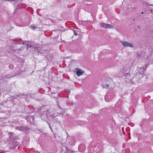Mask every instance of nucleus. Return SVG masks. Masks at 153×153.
Returning <instances> with one entry per match:
<instances>
[{"label": "nucleus", "mask_w": 153, "mask_h": 153, "mask_svg": "<svg viewBox=\"0 0 153 153\" xmlns=\"http://www.w3.org/2000/svg\"><path fill=\"white\" fill-rule=\"evenodd\" d=\"M120 42L124 47H129L131 48H132L134 47L133 45L132 44L128 42L123 40H121Z\"/></svg>", "instance_id": "obj_1"}, {"label": "nucleus", "mask_w": 153, "mask_h": 153, "mask_svg": "<svg viewBox=\"0 0 153 153\" xmlns=\"http://www.w3.org/2000/svg\"><path fill=\"white\" fill-rule=\"evenodd\" d=\"M101 27L105 28H112L113 27L112 25L109 24L101 23L100 24Z\"/></svg>", "instance_id": "obj_2"}, {"label": "nucleus", "mask_w": 153, "mask_h": 153, "mask_svg": "<svg viewBox=\"0 0 153 153\" xmlns=\"http://www.w3.org/2000/svg\"><path fill=\"white\" fill-rule=\"evenodd\" d=\"M113 97L111 95V94H107L105 96V99L106 101L108 102Z\"/></svg>", "instance_id": "obj_3"}, {"label": "nucleus", "mask_w": 153, "mask_h": 153, "mask_svg": "<svg viewBox=\"0 0 153 153\" xmlns=\"http://www.w3.org/2000/svg\"><path fill=\"white\" fill-rule=\"evenodd\" d=\"M76 74L77 76H79L82 75L83 74V71L80 69H77L76 70Z\"/></svg>", "instance_id": "obj_4"}, {"label": "nucleus", "mask_w": 153, "mask_h": 153, "mask_svg": "<svg viewBox=\"0 0 153 153\" xmlns=\"http://www.w3.org/2000/svg\"><path fill=\"white\" fill-rule=\"evenodd\" d=\"M139 69L140 70L138 69V72L139 73L141 74L142 76H143V72L145 71V69L143 67H142V68H140Z\"/></svg>", "instance_id": "obj_5"}, {"label": "nucleus", "mask_w": 153, "mask_h": 153, "mask_svg": "<svg viewBox=\"0 0 153 153\" xmlns=\"http://www.w3.org/2000/svg\"><path fill=\"white\" fill-rule=\"evenodd\" d=\"M17 129L21 131H23L25 130V128L24 127L22 126H20L19 127H17L16 128Z\"/></svg>", "instance_id": "obj_6"}, {"label": "nucleus", "mask_w": 153, "mask_h": 153, "mask_svg": "<svg viewBox=\"0 0 153 153\" xmlns=\"http://www.w3.org/2000/svg\"><path fill=\"white\" fill-rule=\"evenodd\" d=\"M9 138H10V140H12L13 138V134L12 132H10L9 134Z\"/></svg>", "instance_id": "obj_7"}, {"label": "nucleus", "mask_w": 153, "mask_h": 153, "mask_svg": "<svg viewBox=\"0 0 153 153\" xmlns=\"http://www.w3.org/2000/svg\"><path fill=\"white\" fill-rule=\"evenodd\" d=\"M125 72H126V73H125V76H126L127 78H129V77L130 76V75H129V73L127 72V71H126Z\"/></svg>", "instance_id": "obj_8"}, {"label": "nucleus", "mask_w": 153, "mask_h": 153, "mask_svg": "<svg viewBox=\"0 0 153 153\" xmlns=\"http://www.w3.org/2000/svg\"><path fill=\"white\" fill-rule=\"evenodd\" d=\"M103 86L104 87H105H105H106L108 88L109 86V84H108V83H104V84H103Z\"/></svg>", "instance_id": "obj_9"}, {"label": "nucleus", "mask_w": 153, "mask_h": 153, "mask_svg": "<svg viewBox=\"0 0 153 153\" xmlns=\"http://www.w3.org/2000/svg\"><path fill=\"white\" fill-rule=\"evenodd\" d=\"M74 35L75 36H77L78 35V33H77L75 30L74 31Z\"/></svg>", "instance_id": "obj_10"}, {"label": "nucleus", "mask_w": 153, "mask_h": 153, "mask_svg": "<svg viewBox=\"0 0 153 153\" xmlns=\"http://www.w3.org/2000/svg\"><path fill=\"white\" fill-rule=\"evenodd\" d=\"M5 1H15V0H5Z\"/></svg>", "instance_id": "obj_11"}, {"label": "nucleus", "mask_w": 153, "mask_h": 153, "mask_svg": "<svg viewBox=\"0 0 153 153\" xmlns=\"http://www.w3.org/2000/svg\"><path fill=\"white\" fill-rule=\"evenodd\" d=\"M36 28V27H31V28L33 30H34Z\"/></svg>", "instance_id": "obj_12"}, {"label": "nucleus", "mask_w": 153, "mask_h": 153, "mask_svg": "<svg viewBox=\"0 0 153 153\" xmlns=\"http://www.w3.org/2000/svg\"><path fill=\"white\" fill-rule=\"evenodd\" d=\"M128 71V72H130V69L129 68L128 69V70L127 71Z\"/></svg>", "instance_id": "obj_13"}, {"label": "nucleus", "mask_w": 153, "mask_h": 153, "mask_svg": "<svg viewBox=\"0 0 153 153\" xmlns=\"http://www.w3.org/2000/svg\"><path fill=\"white\" fill-rule=\"evenodd\" d=\"M137 56L138 57H140V56L139 54H137Z\"/></svg>", "instance_id": "obj_14"}, {"label": "nucleus", "mask_w": 153, "mask_h": 153, "mask_svg": "<svg viewBox=\"0 0 153 153\" xmlns=\"http://www.w3.org/2000/svg\"><path fill=\"white\" fill-rule=\"evenodd\" d=\"M57 105H58V107L61 108V107L59 106V104H57Z\"/></svg>", "instance_id": "obj_15"}, {"label": "nucleus", "mask_w": 153, "mask_h": 153, "mask_svg": "<svg viewBox=\"0 0 153 153\" xmlns=\"http://www.w3.org/2000/svg\"><path fill=\"white\" fill-rule=\"evenodd\" d=\"M143 12H141V14H143Z\"/></svg>", "instance_id": "obj_16"}, {"label": "nucleus", "mask_w": 153, "mask_h": 153, "mask_svg": "<svg viewBox=\"0 0 153 153\" xmlns=\"http://www.w3.org/2000/svg\"><path fill=\"white\" fill-rule=\"evenodd\" d=\"M150 5L151 6H153V4H151Z\"/></svg>", "instance_id": "obj_17"}, {"label": "nucleus", "mask_w": 153, "mask_h": 153, "mask_svg": "<svg viewBox=\"0 0 153 153\" xmlns=\"http://www.w3.org/2000/svg\"><path fill=\"white\" fill-rule=\"evenodd\" d=\"M153 11V10H151V12H152V11Z\"/></svg>", "instance_id": "obj_18"}, {"label": "nucleus", "mask_w": 153, "mask_h": 153, "mask_svg": "<svg viewBox=\"0 0 153 153\" xmlns=\"http://www.w3.org/2000/svg\"><path fill=\"white\" fill-rule=\"evenodd\" d=\"M70 151H71V152H73V151H72L71 150H70Z\"/></svg>", "instance_id": "obj_19"}, {"label": "nucleus", "mask_w": 153, "mask_h": 153, "mask_svg": "<svg viewBox=\"0 0 153 153\" xmlns=\"http://www.w3.org/2000/svg\"><path fill=\"white\" fill-rule=\"evenodd\" d=\"M55 117V116H54V117H53V118H54V117Z\"/></svg>", "instance_id": "obj_20"}, {"label": "nucleus", "mask_w": 153, "mask_h": 153, "mask_svg": "<svg viewBox=\"0 0 153 153\" xmlns=\"http://www.w3.org/2000/svg\"><path fill=\"white\" fill-rule=\"evenodd\" d=\"M49 127L50 128V127H50V125H49Z\"/></svg>", "instance_id": "obj_21"}, {"label": "nucleus", "mask_w": 153, "mask_h": 153, "mask_svg": "<svg viewBox=\"0 0 153 153\" xmlns=\"http://www.w3.org/2000/svg\"><path fill=\"white\" fill-rule=\"evenodd\" d=\"M69 91L68 92V93H69V91Z\"/></svg>", "instance_id": "obj_22"}]
</instances>
